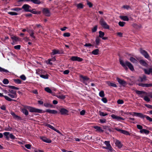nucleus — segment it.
<instances>
[{"label": "nucleus", "mask_w": 152, "mask_h": 152, "mask_svg": "<svg viewBox=\"0 0 152 152\" xmlns=\"http://www.w3.org/2000/svg\"><path fill=\"white\" fill-rule=\"evenodd\" d=\"M27 109L30 112H31L41 113L42 111V110L37 109L30 106H26L24 107V108L22 109L23 113H24L26 115H27L28 114V112L27 110Z\"/></svg>", "instance_id": "1"}, {"label": "nucleus", "mask_w": 152, "mask_h": 152, "mask_svg": "<svg viewBox=\"0 0 152 152\" xmlns=\"http://www.w3.org/2000/svg\"><path fill=\"white\" fill-rule=\"evenodd\" d=\"M133 115H135L137 116L140 117L142 118H145L146 119L150 122H152V118H151L149 116L143 115L141 113L134 112Z\"/></svg>", "instance_id": "2"}, {"label": "nucleus", "mask_w": 152, "mask_h": 152, "mask_svg": "<svg viewBox=\"0 0 152 152\" xmlns=\"http://www.w3.org/2000/svg\"><path fill=\"white\" fill-rule=\"evenodd\" d=\"M104 143L106 145V146H103V148L109 150L111 152H112L113 151V148L110 144V142L108 141H105L104 142Z\"/></svg>", "instance_id": "3"}, {"label": "nucleus", "mask_w": 152, "mask_h": 152, "mask_svg": "<svg viewBox=\"0 0 152 152\" xmlns=\"http://www.w3.org/2000/svg\"><path fill=\"white\" fill-rule=\"evenodd\" d=\"M140 53L145 58L148 59L150 58L149 55L145 50H143L142 48H140Z\"/></svg>", "instance_id": "4"}, {"label": "nucleus", "mask_w": 152, "mask_h": 152, "mask_svg": "<svg viewBox=\"0 0 152 152\" xmlns=\"http://www.w3.org/2000/svg\"><path fill=\"white\" fill-rule=\"evenodd\" d=\"M99 23L104 28L106 29H109V26L107 24L106 22L103 20H101L99 21Z\"/></svg>", "instance_id": "5"}, {"label": "nucleus", "mask_w": 152, "mask_h": 152, "mask_svg": "<svg viewBox=\"0 0 152 152\" xmlns=\"http://www.w3.org/2000/svg\"><path fill=\"white\" fill-rule=\"evenodd\" d=\"M31 8V7L27 4H25L22 7V8L25 11L27 12L31 11L30 10Z\"/></svg>", "instance_id": "6"}, {"label": "nucleus", "mask_w": 152, "mask_h": 152, "mask_svg": "<svg viewBox=\"0 0 152 152\" xmlns=\"http://www.w3.org/2000/svg\"><path fill=\"white\" fill-rule=\"evenodd\" d=\"M80 77L82 79V81L83 82L85 83L86 85H87L86 81L89 80V78L86 76H84L82 75H80Z\"/></svg>", "instance_id": "7"}, {"label": "nucleus", "mask_w": 152, "mask_h": 152, "mask_svg": "<svg viewBox=\"0 0 152 152\" xmlns=\"http://www.w3.org/2000/svg\"><path fill=\"white\" fill-rule=\"evenodd\" d=\"M71 60L72 61H77L81 62L83 60V59L77 56H72L71 58Z\"/></svg>", "instance_id": "8"}, {"label": "nucleus", "mask_w": 152, "mask_h": 152, "mask_svg": "<svg viewBox=\"0 0 152 152\" xmlns=\"http://www.w3.org/2000/svg\"><path fill=\"white\" fill-rule=\"evenodd\" d=\"M117 80L119 84H121L123 86H125V85L126 84V81L120 79L118 77L117 78Z\"/></svg>", "instance_id": "9"}, {"label": "nucleus", "mask_w": 152, "mask_h": 152, "mask_svg": "<svg viewBox=\"0 0 152 152\" xmlns=\"http://www.w3.org/2000/svg\"><path fill=\"white\" fill-rule=\"evenodd\" d=\"M45 125L46 126L49 127L51 129H53V130L55 131L57 133H58L62 135V134L59 132V130H57V129H56L53 126L51 125H50L48 124H46Z\"/></svg>", "instance_id": "10"}, {"label": "nucleus", "mask_w": 152, "mask_h": 152, "mask_svg": "<svg viewBox=\"0 0 152 152\" xmlns=\"http://www.w3.org/2000/svg\"><path fill=\"white\" fill-rule=\"evenodd\" d=\"M125 64L131 70L133 71L134 70V67L132 64L130 62L128 61H126L125 62Z\"/></svg>", "instance_id": "11"}, {"label": "nucleus", "mask_w": 152, "mask_h": 152, "mask_svg": "<svg viewBox=\"0 0 152 152\" xmlns=\"http://www.w3.org/2000/svg\"><path fill=\"white\" fill-rule=\"evenodd\" d=\"M44 14L46 16H49L50 15V12L49 10L47 9L44 8L43 10Z\"/></svg>", "instance_id": "12"}, {"label": "nucleus", "mask_w": 152, "mask_h": 152, "mask_svg": "<svg viewBox=\"0 0 152 152\" xmlns=\"http://www.w3.org/2000/svg\"><path fill=\"white\" fill-rule=\"evenodd\" d=\"M40 138L41 139L45 142L48 143H50L51 142V140H50L47 138L45 137H40Z\"/></svg>", "instance_id": "13"}, {"label": "nucleus", "mask_w": 152, "mask_h": 152, "mask_svg": "<svg viewBox=\"0 0 152 152\" xmlns=\"http://www.w3.org/2000/svg\"><path fill=\"white\" fill-rule=\"evenodd\" d=\"M111 116V117L113 119H115L117 120H124L125 119L124 118H122L120 117L116 116L114 114L112 115Z\"/></svg>", "instance_id": "14"}, {"label": "nucleus", "mask_w": 152, "mask_h": 152, "mask_svg": "<svg viewBox=\"0 0 152 152\" xmlns=\"http://www.w3.org/2000/svg\"><path fill=\"white\" fill-rule=\"evenodd\" d=\"M138 85L143 87H149L152 86V84H143L140 83L138 84Z\"/></svg>", "instance_id": "15"}, {"label": "nucleus", "mask_w": 152, "mask_h": 152, "mask_svg": "<svg viewBox=\"0 0 152 152\" xmlns=\"http://www.w3.org/2000/svg\"><path fill=\"white\" fill-rule=\"evenodd\" d=\"M60 112L61 115H65L67 114L68 112V111L64 108H62L60 110Z\"/></svg>", "instance_id": "16"}, {"label": "nucleus", "mask_w": 152, "mask_h": 152, "mask_svg": "<svg viewBox=\"0 0 152 152\" xmlns=\"http://www.w3.org/2000/svg\"><path fill=\"white\" fill-rule=\"evenodd\" d=\"M119 61H120V64L124 68V69L126 70H127L128 69V68L126 66V65L125 64V63H124L123 61V60L122 59H119Z\"/></svg>", "instance_id": "17"}, {"label": "nucleus", "mask_w": 152, "mask_h": 152, "mask_svg": "<svg viewBox=\"0 0 152 152\" xmlns=\"http://www.w3.org/2000/svg\"><path fill=\"white\" fill-rule=\"evenodd\" d=\"M115 144L119 148H121L123 145L121 142L118 140H116Z\"/></svg>", "instance_id": "18"}, {"label": "nucleus", "mask_w": 152, "mask_h": 152, "mask_svg": "<svg viewBox=\"0 0 152 152\" xmlns=\"http://www.w3.org/2000/svg\"><path fill=\"white\" fill-rule=\"evenodd\" d=\"M139 62L140 64L143 66H147L148 65V64L146 62L142 59L139 60Z\"/></svg>", "instance_id": "19"}, {"label": "nucleus", "mask_w": 152, "mask_h": 152, "mask_svg": "<svg viewBox=\"0 0 152 152\" xmlns=\"http://www.w3.org/2000/svg\"><path fill=\"white\" fill-rule=\"evenodd\" d=\"M94 127L96 129V131L99 132H104V130L101 129V128L98 126H96Z\"/></svg>", "instance_id": "20"}, {"label": "nucleus", "mask_w": 152, "mask_h": 152, "mask_svg": "<svg viewBox=\"0 0 152 152\" xmlns=\"http://www.w3.org/2000/svg\"><path fill=\"white\" fill-rule=\"evenodd\" d=\"M29 1H31L34 4H39L41 3V1L40 0H28Z\"/></svg>", "instance_id": "21"}, {"label": "nucleus", "mask_w": 152, "mask_h": 152, "mask_svg": "<svg viewBox=\"0 0 152 152\" xmlns=\"http://www.w3.org/2000/svg\"><path fill=\"white\" fill-rule=\"evenodd\" d=\"M101 41V39L98 37H97L95 39V44L96 45H99L100 43V41Z\"/></svg>", "instance_id": "22"}, {"label": "nucleus", "mask_w": 152, "mask_h": 152, "mask_svg": "<svg viewBox=\"0 0 152 152\" xmlns=\"http://www.w3.org/2000/svg\"><path fill=\"white\" fill-rule=\"evenodd\" d=\"M11 114L13 116L14 118L17 119L18 120L21 119V117L15 115L14 113L13 112H11Z\"/></svg>", "instance_id": "23"}, {"label": "nucleus", "mask_w": 152, "mask_h": 152, "mask_svg": "<svg viewBox=\"0 0 152 152\" xmlns=\"http://www.w3.org/2000/svg\"><path fill=\"white\" fill-rule=\"evenodd\" d=\"M46 112H48L50 113L55 114L57 113V111L55 110H51L49 109H48L46 111Z\"/></svg>", "instance_id": "24"}, {"label": "nucleus", "mask_w": 152, "mask_h": 152, "mask_svg": "<svg viewBox=\"0 0 152 152\" xmlns=\"http://www.w3.org/2000/svg\"><path fill=\"white\" fill-rule=\"evenodd\" d=\"M99 50L98 49H96L92 51L91 53L94 55H98L99 54Z\"/></svg>", "instance_id": "25"}, {"label": "nucleus", "mask_w": 152, "mask_h": 152, "mask_svg": "<svg viewBox=\"0 0 152 152\" xmlns=\"http://www.w3.org/2000/svg\"><path fill=\"white\" fill-rule=\"evenodd\" d=\"M30 11H30L29 12L35 14H40V12L36 11V10L35 9H33L32 10L31 9Z\"/></svg>", "instance_id": "26"}, {"label": "nucleus", "mask_w": 152, "mask_h": 152, "mask_svg": "<svg viewBox=\"0 0 152 152\" xmlns=\"http://www.w3.org/2000/svg\"><path fill=\"white\" fill-rule=\"evenodd\" d=\"M144 71L145 74L149 75L150 73H151L152 75V68H149L148 71L146 69H144Z\"/></svg>", "instance_id": "27"}, {"label": "nucleus", "mask_w": 152, "mask_h": 152, "mask_svg": "<svg viewBox=\"0 0 152 152\" xmlns=\"http://www.w3.org/2000/svg\"><path fill=\"white\" fill-rule=\"evenodd\" d=\"M107 83L109 86H111L115 87H116L117 86L116 84L111 83L110 81L107 82Z\"/></svg>", "instance_id": "28"}, {"label": "nucleus", "mask_w": 152, "mask_h": 152, "mask_svg": "<svg viewBox=\"0 0 152 152\" xmlns=\"http://www.w3.org/2000/svg\"><path fill=\"white\" fill-rule=\"evenodd\" d=\"M132 26L134 28H136L137 29H139L142 26L141 25H138L136 23H134L132 24Z\"/></svg>", "instance_id": "29"}, {"label": "nucleus", "mask_w": 152, "mask_h": 152, "mask_svg": "<svg viewBox=\"0 0 152 152\" xmlns=\"http://www.w3.org/2000/svg\"><path fill=\"white\" fill-rule=\"evenodd\" d=\"M11 39L14 40L15 42H17L19 40V38L15 36H13L11 37Z\"/></svg>", "instance_id": "30"}, {"label": "nucleus", "mask_w": 152, "mask_h": 152, "mask_svg": "<svg viewBox=\"0 0 152 152\" xmlns=\"http://www.w3.org/2000/svg\"><path fill=\"white\" fill-rule=\"evenodd\" d=\"M140 132L141 133H144L146 134H148L149 133V131L147 130L146 129H142V130H140Z\"/></svg>", "instance_id": "31"}, {"label": "nucleus", "mask_w": 152, "mask_h": 152, "mask_svg": "<svg viewBox=\"0 0 152 152\" xmlns=\"http://www.w3.org/2000/svg\"><path fill=\"white\" fill-rule=\"evenodd\" d=\"M122 8L127 10L131 9V7L129 5H124L122 7Z\"/></svg>", "instance_id": "32"}, {"label": "nucleus", "mask_w": 152, "mask_h": 152, "mask_svg": "<svg viewBox=\"0 0 152 152\" xmlns=\"http://www.w3.org/2000/svg\"><path fill=\"white\" fill-rule=\"evenodd\" d=\"M77 7L78 9H82L83 7V5L81 3H80L77 5Z\"/></svg>", "instance_id": "33"}, {"label": "nucleus", "mask_w": 152, "mask_h": 152, "mask_svg": "<svg viewBox=\"0 0 152 152\" xmlns=\"http://www.w3.org/2000/svg\"><path fill=\"white\" fill-rule=\"evenodd\" d=\"M140 78L141 80L140 81L141 82H142L147 80L146 76L145 75H143L142 77H140Z\"/></svg>", "instance_id": "34"}, {"label": "nucleus", "mask_w": 152, "mask_h": 152, "mask_svg": "<svg viewBox=\"0 0 152 152\" xmlns=\"http://www.w3.org/2000/svg\"><path fill=\"white\" fill-rule=\"evenodd\" d=\"M99 36H98L99 37L102 38V37L104 35V32L101 31H99Z\"/></svg>", "instance_id": "35"}, {"label": "nucleus", "mask_w": 152, "mask_h": 152, "mask_svg": "<svg viewBox=\"0 0 152 152\" xmlns=\"http://www.w3.org/2000/svg\"><path fill=\"white\" fill-rule=\"evenodd\" d=\"M9 132H5L4 133V135L6 137V139L8 140L9 139Z\"/></svg>", "instance_id": "36"}, {"label": "nucleus", "mask_w": 152, "mask_h": 152, "mask_svg": "<svg viewBox=\"0 0 152 152\" xmlns=\"http://www.w3.org/2000/svg\"><path fill=\"white\" fill-rule=\"evenodd\" d=\"M121 133L124 134H126V135H130V134L129 132H128V131H125V130H122L121 131Z\"/></svg>", "instance_id": "37"}, {"label": "nucleus", "mask_w": 152, "mask_h": 152, "mask_svg": "<svg viewBox=\"0 0 152 152\" xmlns=\"http://www.w3.org/2000/svg\"><path fill=\"white\" fill-rule=\"evenodd\" d=\"M99 95L102 97H103L104 96V94L103 91H102L99 93Z\"/></svg>", "instance_id": "38"}, {"label": "nucleus", "mask_w": 152, "mask_h": 152, "mask_svg": "<svg viewBox=\"0 0 152 152\" xmlns=\"http://www.w3.org/2000/svg\"><path fill=\"white\" fill-rule=\"evenodd\" d=\"M45 91L46 92L51 93H52V91L51 90L49 87H46L45 89Z\"/></svg>", "instance_id": "39"}, {"label": "nucleus", "mask_w": 152, "mask_h": 152, "mask_svg": "<svg viewBox=\"0 0 152 152\" xmlns=\"http://www.w3.org/2000/svg\"><path fill=\"white\" fill-rule=\"evenodd\" d=\"M129 60L130 61H131L132 62H133V63H135L137 61V60L134 58L132 57H130Z\"/></svg>", "instance_id": "40"}, {"label": "nucleus", "mask_w": 152, "mask_h": 152, "mask_svg": "<svg viewBox=\"0 0 152 152\" xmlns=\"http://www.w3.org/2000/svg\"><path fill=\"white\" fill-rule=\"evenodd\" d=\"M97 25L95 26L92 29V32L93 33L95 32L97 29Z\"/></svg>", "instance_id": "41"}, {"label": "nucleus", "mask_w": 152, "mask_h": 152, "mask_svg": "<svg viewBox=\"0 0 152 152\" xmlns=\"http://www.w3.org/2000/svg\"><path fill=\"white\" fill-rule=\"evenodd\" d=\"M58 53V50H56L54 49L53 50L52 52L51 53V55H54Z\"/></svg>", "instance_id": "42"}, {"label": "nucleus", "mask_w": 152, "mask_h": 152, "mask_svg": "<svg viewBox=\"0 0 152 152\" xmlns=\"http://www.w3.org/2000/svg\"><path fill=\"white\" fill-rule=\"evenodd\" d=\"M7 100L9 101H14V100L12 99H11L10 98L6 96H3Z\"/></svg>", "instance_id": "43"}, {"label": "nucleus", "mask_w": 152, "mask_h": 152, "mask_svg": "<svg viewBox=\"0 0 152 152\" xmlns=\"http://www.w3.org/2000/svg\"><path fill=\"white\" fill-rule=\"evenodd\" d=\"M7 100L9 101H14V100L12 99H11L10 98L6 96H3Z\"/></svg>", "instance_id": "44"}, {"label": "nucleus", "mask_w": 152, "mask_h": 152, "mask_svg": "<svg viewBox=\"0 0 152 152\" xmlns=\"http://www.w3.org/2000/svg\"><path fill=\"white\" fill-rule=\"evenodd\" d=\"M148 96H145L144 98V100L147 102H149L150 101V99L148 97Z\"/></svg>", "instance_id": "45"}, {"label": "nucleus", "mask_w": 152, "mask_h": 152, "mask_svg": "<svg viewBox=\"0 0 152 152\" xmlns=\"http://www.w3.org/2000/svg\"><path fill=\"white\" fill-rule=\"evenodd\" d=\"M9 91L12 94H14L15 96H17V94L16 91H14L10 89L9 90Z\"/></svg>", "instance_id": "46"}, {"label": "nucleus", "mask_w": 152, "mask_h": 152, "mask_svg": "<svg viewBox=\"0 0 152 152\" xmlns=\"http://www.w3.org/2000/svg\"><path fill=\"white\" fill-rule=\"evenodd\" d=\"M119 18L121 19H129V18L127 16H120Z\"/></svg>", "instance_id": "47"}, {"label": "nucleus", "mask_w": 152, "mask_h": 152, "mask_svg": "<svg viewBox=\"0 0 152 152\" xmlns=\"http://www.w3.org/2000/svg\"><path fill=\"white\" fill-rule=\"evenodd\" d=\"M125 24V22L120 21L118 23L119 25L121 26H123Z\"/></svg>", "instance_id": "48"}, {"label": "nucleus", "mask_w": 152, "mask_h": 152, "mask_svg": "<svg viewBox=\"0 0 152 152\" xmlns=\"http://www.w3.org/2000/svg\"><path fill=\"white\" fill-rule=\"evenodd\" d=\"M9 82L8 80L7 79H4L3 81V83L5 84H8Z\"/></svg>", "instance_id": "49"}, {"label": "nucleus", "mask_w": 152, "mask_h": 152, "mask_svg": "<svg viewBox=\"0 0 152 152\" xmlns=\"http://www.w3.org/2000/svg\"><path fill=\"white\" fill-rule=\"evenodd\" d=\"M40 77L45 79H48V75L46 74V75H40Z\"/></svg>", "instance_id": "50"}, {"label": "nucleus", "mask_w": 152, "mask_h": 152, "mask_svg": "<svg viewBox=\"0 0 152 152\" xmlns=\"http://www.w3.org/2000/svg\"><path fill=\"white\" fill-rule=\"evenodd\" d=\"M87 2V4L88 6L90 8L92 7L93 6L92 4L90 2H89L88 0L86 1Z\"/></svg>", "instance_id": "51"}, {"label": "nucleus", "mask_w": 152, "mask_h": 152, "mask_svg": "<svg viewBox=\"0 0 152 152\" xmlns=\"http://www.w3.org/2000/svg\"><path fill=\"white\" fill-rule=\"evenodd\" d=\"M57 97L58 98L64 99H65V96L64 95H60V96H57Z\"/></svg>", "instance_id": "52"}, {"label": "nucleus", "mask_w": 152, "mask_h": 152, "mask_svg": "<svg viewBox=\"0 0 152 152\" xmlns=\"http://www.w3.org/2000/svg\"><path fill=\"white\" fill-rule=\"evenodd\" d=\"M8 14L12 15H18V13L17 12H8Z\"/></svg>", "instance_id": "53"}, {"label": "nucleus", "mask_w": 152, "mask_h": 152, "mask_svg": "<svg viewBox=\"0 0 152 152\" xmlns=\"http://www.w3.org/2000/svg\"><path fill=\"white\" fill-rule=\"evenodd\" d=\"M14 81L18 84H20L21 83V81L19 79H14Z\"/></svg>", "instance_id": "54"}, {"label": "nucleus", "mask_w": 152, "mask_h": 152, "mask_svg": "<svg viewBox=\"0 0 152 152\" xmlns=\"http://www.w3.org/2000/svg\"><path fill=\"white\" fill-rule=\"evenodd\" d=\"M8 87L10 88H12V89H14L18 90L19 89V88H18L14 86H8Z\"/></svg>", "instance_id": "55"}, {"label": "nucleus", "mask_w": 152, "mask_h": 152, "mask_svg": "<svg viewBox=\"0 0 152 152\" xmlns=\"http://www.w3.org/2000/svg\"><path fill=\"white\" fill-rule=\"evenodd\" d=\"M63 36L65 37H69L70 36V34L69 33H65L63 34Z\"/></svg>", "instance_id": "56"}, {"label": "nucleus", "mask_w": 152, "mask_h": 152, "mask_svg": "<svg viewBox=\"0 0 152 152\" xmlns=\"http://www.w3.org/2000/svg\"><path fill=\"white\" fill-rule=\"evenodd\" d=\"M25 146L26 148L28 149H30L31 147V145L29 144H26L25 145Z\"/></svg>", "instance_id": "57"}, {"label": "nucleus", "mask_w": 152, "mask_h": 152, "mask_svg": "<svg viewBox=\"0 0 152 152\" xmlns=\"http://www.w3.org/2000/svg\"><path fill=\"white\" fill-rule=\"evenodd\" d=\"M99 115L101 116H106L107 115V113L104 114V113L101 112V111H99Z\"/></svg>", "instance_id": "58"}, {"label": "nucleus", "mask_w": 152, "mask_h": 152, "mask_svg": "<svg viewBox=\"0 0 152 152\" xmlns=\"http://www.w3.org/2000/svg\"><path fill=\"white\" fill-rule=\"evenodd\" d=\"M84 46L86 47H91L93 46V45L90 43H86L84 45Z\"/></svg>", "instance_id": "59"}, {"label": "nucleus", "mask_w": 152, "mask_h": 152, "mask_svg": "<svg viewBox=\"0 0 152 152\" xmlns=\"http://www.w3.org/2000/svg\"><path fill=\"white\" fill-rule=\"evenodd\" d=\"M102 100L104 103H106L107 101V99L106 98L104 97H103V98L102 99Z\"/></svg>", "instance_id": "60"}, {"label": "nucleus", "mask_w": 152, "mask_h": 152, "mask_svg": "<svg viewBox=\"0 0 152 152\" xmlns=\"http://www.w3.org/2000/svg\"><path fill=\"white\" fill-rule=\"evenodd\" d=\"M9 137L12 139H15V137L12 134H10L9 133Z\"/></svg>", "instance_id": "61"}, {"label": "nucleus", "mask_w": 152, "mask_h": 152, "mask_svg": "<svg viewBox=\"0 0 152 152\" xmlns=\"http://www.w3.org/2000/svg\"><path fill=\"white\" fill-rule=\"evenodd\" d=\"M135 91L136 93L140 95L142 94V91L136 90Z\"/></svg>", "instance_id": "62"}, {"label": "nucleus", "mask_w": 152, "mask_h": 152, "mask_svg": "<svg viewBox=\"0 0 152 152\" xmlns=\"http://www.w3.org/2000/svg\"><path fill=\"white\" fill-rule=\"evenodd\" d=\"M21 10V8L18 7L14 8L12 9L13 10L15 11H18Z\"/></svg>", "instance_id": "63"}, {"label": "nucleus", "mask_w": 152, "mask_h": 152, "mask_svg": "<svg viewBox=\"0 0 152 152\" xmlns=\"http://www.w3.org/2000/svg\"><path fill=\"white\" fill-rule=\"evenodd\" d=\"M0 71H1V72H2V71H3L4 72H8V71L6 70V69H4L3 68H2L0 67Z\"/></svg>", "instance_id": "64"}]
</instances>
